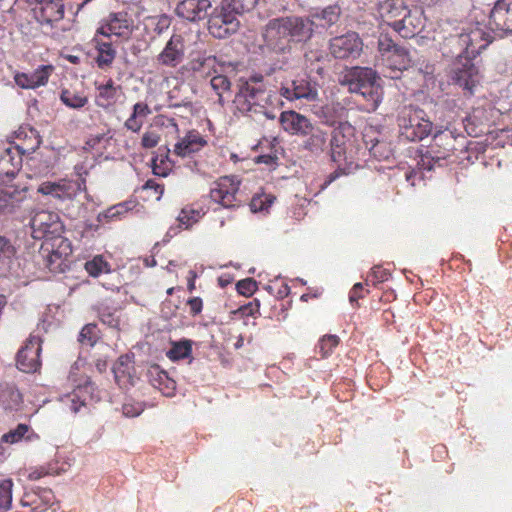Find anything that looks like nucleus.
I'll use <instances>...</instances> for the list:
<instances>
[{"instance_id": "1", "label": "nucleus", "mask_w": 512, "mask_h": 512, "mask_svg": "<svg viewBox=\"0 0 512 512\" xmlns=\"http://www.w3.org/2000/svg\"><path fill=\"white\" fill-rule=\"evenodd\" d=\"M311 24L299 15L269 19L261 29L262 48L277 55L290 53L293 45L311 40Z\"/></svg>"}, {"instance_id": "2", "label": "nucleus", "mask_w": 512, "mask_h": 512, "mask_svg": "<svg viewBox=\"0 0 512 512\" xmlns=\"http://www.w3.org/2000/svg\"><path fill=\"white\" fill-rule=\"evenodd\" d=\"M220 0H182L176 8L177 16L191 22L207 19L209 33L218 39L235 34L240 26L230 14L220 8Z\"/></svg>"}, {"instance_id": "3", "label": "nucleus", "mask_w": 512, "mask_h": 512, "mask_svg": "<svg viewBox=\"0 0 512 512\" xmlns=\"http://www.w3.org/2000/svg\"><path fill=\"white\" fill-rule=\"evenodd\" d=\"M485 34L479 30H473L470 33H460L452 35L449 38L450 43H457L461 47V53L465 52L466 56L458 55V59L454 64L453 68V81L468 91L470 94L473 93V89L479 83V70L474 64L470 55L478 54L482 49H485L490 41H486L484 44L476 45L478 40H483Z\"/></svg>"}, {"instance_id": "4", "label": "nucleus", "mask_w": 512, "mask_h": 512, "mask_svg": "<svg viewBox=\"0 0 512 512\" xmlns=\"http://www.w3.org/2000/svg\"><path fill=\"white\" fill-rule=\"evenodd\" d=\"M31 235L34 239H45V245L51 243L49 264L71 253L70 242L62 237L64 224L58 213L49 210H34L30 219Z\"/></svg>"}, {"instance_id": "5", "label": "nucleus", "mask_w": 512, "mask_h": 512, "mask_svg": "<svg viewBox=\"0 0 512 512\" xmlns=\"http://www.w3.org/2000/svg\"><path fill=\"white\" fill-rule=\"evenodd\" d=\"M378 51L386 77L400 78L401 74L414 65V59L405 46L396 43L389 34H380L378 38Z\"/></svg>"}, {"instance_id": "6", "label": "nucleus", "mask_w": 512, "mask_h": 512, "mask_svg": "<svg viewBox=\"0 0 512 512\" xmlns=\"http://www.w3.org/2000/svg\"><path fill=\"white\" fill-rule=\"evenodd\" d=\"M265 94L264 84L256 86L251 83H240L233 102L241 113L251 116L252 113L262 112L264 104L267 103Z\"/></svg>"}, {"instance_id": "7", "label": "nucleus", "mask_w": 512, "mask_h": 512, "mask_svg": "<svg viewBox=\"0 0 512 512\" xmlns=\"http://www.w3.org/2000/svg\"><path fill=\"white\" fill-rule=\"evenodd\" d=\"M329 50L336 59L354 60L361 55L363 42L356 32L351 31L330 39Z\"/></svg>"}, {"instance_id": "8", "label": "nucleus", "mask_w": 512, "mask_h": 512, "mask_svg": "<svg viewBox=\"0 0 512 512\" xmlns=\"http://www.w3.org/2000/svg\"><path fill=\"white\" fill-rule=\"evenodd\" d=\"M41 350V338L36 335H30L16 355L17 368L24 373L38 371L41 367Z\"/></svg>"}, {"instance_id": "9", "label": "nucleus", "mask_w": 512, "mask_h": 512, "mask_svg": "<svg viewBox=\"0 0 512 512\" xmlns=\"http://www.w3.org/2000/svg\"><path fill=\"white\" fill-rule=\"evenodd\" d=\"M355 136V128L349 122H338L333 128L329 142L330 158L333 162L346 159L348 145Z\"/></svg>"}, {"instance_id": "10", "label": "nucleus", "mask_w": 512, "mask_h": 512, "mask_svg": "<svg viewBox=\"0 0 512 512\" xmlns=\"http://www.w3.org/2000/svg\"><path fill=\"white\" fill-rule=\"evenodd\" d=\"M425 116L422 109L416 108L410 109L407 117L404 116L401 119V126L405 128L406 137L411 141H420L431 133L433 124Z\"/></svg>"}, {"instance_id": "11", "label": "nucleus", "mask_w": 512, "mask_h": 512, "mask_svg": "<svg viewBox=\"0 0 512 512\" xmlns=\"http://www.w3.org/2000/svg\"><path fill=\"white\" fill-rule=\"evenodd\" d=\"M389 26L402 38H413L425 26L424 12L420 7L414 6L406 12L401 20L389 22Z\"/></svg>"}, {"instance_id": "12", "label": "nucleus", "mask_w": 512, "mask_h": 512, "mask_svg": "<svg viewBox=\"0 0 512 512\" xmlns=\"http://www.w3.org/2000/svg\"><path fill=\"white\" fill-rule=\"evenodd\" d=\"M132 21L128 18L127 13L117 12L110 13L103 20L102 25L97 29V34L110 37L115 35L123 39H129L132 34Z\"/></svg>"}, {"instance_id": "13", "label": "nucleus", "mask_w": 512, "mask_h": 512, "mask_svg": "<svg viewBox=\"0 0 512 512\" xmlns=\"http://www.w3.org/2000/svg\"><path fill=\"white\" fill-rule=\"evenodd\" d=\"M55 502V495L49 488H30L27 489L20 499L23 508L30 512H45Z\"/></svg>"}, {"instance_id": "14", "label": "nucleus", "mask_w": 512, "mask_h": 512, "mask_svg": "<svg viewBox=\"0 0 512 512\" xmlns=\"http://www.w3.org/2000/svg\"><path fill=\"white\" fill-rule=\"evenodd\" d=\"M342 10L338 5H329L323 9L311 11L307 16H302L311 24V39L318 28L329 29L338 24Z\"/></svg>"}, {"instance_id": "15", "label": "nucleus", "mask_w": 512, "mask_h": 512, "mask_svg": "<svg viewBox=\"0 0 512 512\" xmlns=\"http://www.w3.org/2000/svg\"><path fill=\"white\" fill-rule=\"evenodd\" d=\"M492 30L512 34V0H498L489 14Z\"/></svg>"}, {"instance_id": "16", "label": "nucleus", "mask_w": 512, "mask_h": 512, "mask_svg": "<svg viewBox=\"0 0 512 512\" xmlns=\"http://www.w3.org/2000/svg\"><path fill=\"white\" fill-rule=\"evenodd\" d=\"M27 186L16 184L0 185V212L10 214L27 199Z\"/></svg>"}, {"instance_id": "17", "label": "nucleus", "mask_w": 512, "mask_h": 512, "mask_svg": "<svg viewBox=\"0 0 512 512\" xmlns=\"http://www.w3.org/2000/svg\"><path fill=\"white\" fill-rule=\"evenodd\" d=\"M184 37L181 34H173L166 43L163 51L158 55L157 61L168 67H176L185 56Z\"/></svg>"}, {"instance_id": "18", "label": "nucleus", "mask_w": 512, "mask_h": 512, "mask_svg": "<svg viewBox=\"0 0 512 512\" xmlns=\"http://www.w3.org/2000/svg\"><path fill=\"white\" fill-rule=\"evenodd\" d=\"M22 154L20 147H6L0 150V179L8 180L14 178L22 167Z\"/></svg>"}, {"instance_id": "19", "label": "nucleus", "mask_w": 512, "mask_h": 512, "mask_svg": "<svg viewBox=\"0 0 512 512\" xmlns=\"http://www.w3.org/2000/svg\"><path fill=\"white\" fill-rule=\"evenodd\" d=\"M377 72L370 67H352L349 69L341 83L347 85L350 90H361V87L375 83L379 80Z\"/></svg>"}, {"instance_id": "20", "label": "nucleus", "mask_w": 512, "mask_h": 512, "mask_svg": "<svg viewBox=\"0 0 512 512\" xmlns=\"http://www.w3.org/2000/svg\"><path fill=\"white\" fill-rule=\"evenodd\" d=\"M35 19L42 25H50L64 17V4L62 0H43L38 7H34Z\"/></svg>"}, {"instance_id": "21", "label": "nucleus", "mask_w": 512, "mask_h": 512, "mask_svg": "<svg viewBox=\"0 0 512 512\" xmlns=\"http://www.w3.org/2000/svg\"><path fill=\"white\" fill-rule=\"evenodd\" d=\"M279 120L286 132L302 136L308 135L313 125L307 117L293 110L282 112Z\"/></svg>"}, {"instance_id": "22", "label": "nucleus", "mask_w": 512, "mask_h": 512, "mask_svg": "<svg viewBox=\"0 0 512 512\" xmlns=\"http://www.w3.org/2000/svg\"><path fill=\"white\" fill-rule=\"evenodd\" d=\"M23 403V395L11 382L0 383V408L4 411H17Z\"/></svg>"}, {"instance_id": "23", "label": "nucleus", "mask_w": 512, "mask_h": 512, "mask_svg": "<svg viewBox=\"0 0 512 512\" xmlns=\"http://www.w3.org/2000/svg\"><path fill=\"white\" fill-rule=\"evenodd\" d=\"M93 384L87 381L85 385L76 387L71 393H68L60 398L64 407L69 409L72 413L80 411L81 407L86 406L87 394L92 391Z\"/></svg>"}, {"instance_id": "24", "label": "nucleus", "mask_w": 512, "mask_h": 512, "mask_svg": "<svg viewBox=\"0 0 512 512\" xmlns=\"http://www.w3.org/2000/svg\"><path fill=\"white\" fill-rule=\"evenodd\" d=\"M150 383L160 390L163 395L171 397L176 390V382L169 377L168 373L161 370L158 365L151 366L147 372Z\"/></svg>"}, {"instance_id": "25", "label": "nucleus", "mask_w": 512, "mask_h": 512, "mask_svg": "<svg viewBox=\"0 0 512 512\" xmlns=\"http://www.w3.org/2000/svg\"><path fill=\"white\" fill-rule=\"evenodd\" d=\"M409 9L404 0H384L378 4L380 16L388 23L401 20Z\"/></svg>"}, {"instance_id": "26", "label": "nucleus", "mask_w": 512, "mask_h": 512, "mask_svg": "<svg viewBox=\"0 0 512 512\" xmlns=\"http://www.w3.org/2000/svg\"><path fill=\"white\" fill-rule=\"evenodd\" d=\"M307 136L303 141V148L313 155H321L327 148V133L312 125Z\"/></svg>"}, {"instance_id": "27", "label": "nucleus", "mask_w": 512, "mask_h": 512, "mask_svg": "<svg viewBox=\"0 0 512 512\" xmlns=\"http://www.w3.org/2000/svg\"><path fill=\"white\" fill-rule=\"evenodd\" d=\"M206 143V140L198 133L190 132L175 145L174 153L178 156L185 157L199 151Z\"/></svg>"}, {"instance_id": "28", "label": "nucleus", "mask_w": 512, "mask_h": 512, "mask_svg": "<svg viewBox=\"0 0 512 512\" xmlns=\"http://www.w3.org/2000/svg\"><path fill=\"white\" fill-rule=\"evenodd\" d=\"M220 8H224L225 14H230L235 21L238 15L250 12L258 3V0H220Z\"/></svg>"}, {"instance_id": "29", "label": "nucleus", "mask_w": 512, "mask_h": 512, "mask_svg": "<svg viewBox=\"0 0 512 512\" xmlns=\"http://www.w3.org/2000/svg\"><path fill=\"white\" fill-rule=\"evenodd\" d=\"M15 248L8 239L0 236V276H6L14 262Z\"/></svg>"}, {"instance_id": "30", "label": "nucleus", "mask_w": 512, "mask_h": 512, "mask_svg": "<svg viewBox=\"0 0 512 512\" xmlns=\"http://www.w3.org/2000/svg\"><path fill=\"white\" fill-rule=\"evenodd\" d=\"M294 97L296 99H306L308 101H314L318 97V90L315 84H311L310 81L304 78L295 79L292 81Z\"/></svg>"}, {"instance_id": "31", "label": "nucleus", "mask_w": 512, "mask_h": 512, "mask_svg": "<svg viewBox=\"0 0 512 512\" xmlns=\"http://www.w3.org/2000/svg\"><path fill=\"white\" fill-rule=\"evenodd\" d=\"M350 92L362 96L368 102L369 108L373 110L378 107L382 100V89L378 81L361 87V90H350Z\"/></svg>"}, {"instance_id": "32", "label": "nucleus", "mask_w": 512, "mask_h": 512, "mask_svg": "<svg viewBox=\"0 0 512 512\" xmlns=\"http://www.w3.org/2000/svg\"><path fill=\"white\" fill-rule=\"evenodd\" d=\"M94 41L96 42V49L98 52V55L95 58L98 67L101 69L109 67L115 59V49L112 47L110 42L98 41L96 38Z\"/></svg>"}, {"instance_id": "33", "label": "nucleus", "mask_w": 512, "mask_h": 512, "mask_svg": "<svg viewBox=\"0 0 512 512\" xmlns=\"http://www.w3.org/2000/svg\"><path fill=\"white\" fill-rule=\"evenodd\" d=\"M129 362V356L122 355L119 357L116 365L113 368L115 380L120 386L131 382L132 376L130 373Z\"/></svg>"}, {"instance_id": "34", "label": "nucleus", "mask_w": 512, "mask_h": 512, "mask_svg": "<svg viewBox=\"0 0 512 512\" xmlns=\"http://www.w3.org/2000/svg\"><path fill=\"white\" fill-rule=\"evenodd\" d=\"M100 339L99 336V329L96 324L89 323L86 324L80 331L78 341L83 344L90 347H93L98 340Z\"/></svg>"}, {"instance_id": "35", "label": "nucleus", "mask_w": 512, "mask_h": 512, "mask_svg": "<svg viewBox=\"0 0 512 512\" xmlns=\"http://www.w3.org/2000/svg\"><path fill=\"white\" fill-rule=\"evenodd\" d=\"M60 99L66 106L74 109L82 108L88 102L86 96L68 89L62 90Z\"/></svg>"}, {"instance_id": "36", "label": "nucleus", "mask_w": 512, "mask_h": 512, "mask_svg": "<svg viewBox=\"0 0 512 512\" xmlns=\"http://www.w3.org/2000/svg\"><path fill=\"white\" fill-rule=\"evenodd\" d=\"M30 430L31 428L27 424H18L15 429L10 430L2 436V441L5 443L14 444L18 443L24 438L31 440V435H28Z\"/></svg>"}, {"instance_id": "37", "label": "nucleus", "mask_w": 512, "mask_h": 512, "mask_svg": "<svg viewBox=\"0 0 512 512\" xmlns=\"http://www.w3.org/2000/svg\"><path fill=\"white\" fill-rule=\"evenodd\" d=\"M99 94L97 97V104L100 107H107L115 101L116 88L113 85L112 80L107 84L101 85L98 88Z\"/></svg>"}, {"instance_id": "38", "label": "nucleus", "mask_w": 512, "mask_h": 512, "mask_svg": "<svg viewBox=\"0 0 512 512\" xmlns=\"http://www.w3.org/2000/svg\"><path fill=\"white\" fill-rule=\"evenodd\" d=\"M13 481L5 479L0 482V512H6L12 505Z\"/></svg>"}, {"instance_id": "39", "label": "nucleus", "mask_w": 512, "mask_h": 512, "mask_svg": "<svg viewBox=\"0 0 512 512\" xmlns=\"http://www.w3.org/2000/svg\"><path fill=\"white\" fill-rule=\"evenodd\" d=\"M85 270L90 276L97 277L103 272L108 273L110 267L101 255H97L85 263Z\"/></svg>"}, {"instance_id": "40", "label": "nucleus", "mask_w": 512, "mask_h": 512, "mask_svg": "<svg viewBox=\"0 0 512 512\" xmlns=\"http://www.w3.org/2000/svg\"><path fill=\"white\" fill-rule=\"evenodd\" d=\"M192 347L188 341L174 343L172 348L167 352V357L172 360H180L190 356Z\"/></svg>"}, {"instance_id": "41", "label": "nucleus", "mask_w": 512, "mask_h": 512, "mask_svg": "<svg viewBox=\"0 0 512 512\" xmlns=\"http://www.w3.org/2000/svg\"><path fill=\"white\" fill-rule=\"evenodd\" d=\"M52 69L53 68L50 65H43L31 74H29V78L32 83L33 89L43 86L48 82Z\"/></svg>"}, {"instance_id": "42", "label": "nucleus", "mask_w": 512, "mask_h": 512, "mask_svg": "<svg viewBox=\"0 0 512 512\" xmlns=\"http://www.w3.org/2000/svg\"><path fill=\"white\" fill-rule=\"evenodd\" d=\"M38 192L43 195H51L58 199H63L67 195L65 185L55 182H44L38 187Z\"/></svg>"}, {"instance_id": "43", "label": "nucleus", "mask_w": 512, "mask_h": 512, "mask_svg": "<svg viewBox=\"0 0 512 512\" xmlns=\"http://www.w3.org/2000/svg\"><path fill=\"white\" fill-rule=\"evenodd\" d=\"M339 337L337 335H325L323 336L318 343V351L323 358L331 355L333 350L339 344Z\"/></svg>"}, {"instance_id": "44", "label": "nucleus", "mask_w": 512, "mask_h": 512, "mask_svg": "<svg viewBox=\"0 0 512 512\" xmlns=\"http://www.w3.org/2000/svg\"><path fill=\"white\" fill-rule=\"evenodd\" d=\"M274 199L275 198L270 195H256L250 202V209L252 212H262L268 210V208L273 204Z\"/></svg>"}, {"instance_id": "45", "label": "nucleus", "mask_w": 512, "mask_h": 512, "mask_svg": "<svg viewBox=\"0 0 512 512\" xmlns=\"http://www.w3.org/2000/svg\"><path fill=\"white\" fill-rule=\"evenodd\" d=\"M224 182H229V186L226 184L225 188V200L228 202L227 205H223L224 207H232V202L235 199V194L239 189L240 181L236 179L235 176H226L223 178Z\"/></svg>"}, {"instance_id": "46", "label": "nucleus", "mask_w": 512, "mask_h": 512, "mask_svg": "<svg viewBox=\"0 0 512 512\" xmlns=\"http://www.w3.org/2000/svg\"><path fill=\"white\" fill-rule=\"evenodd\" d=\"M17 137L19 139L23 138L26 140L33 139V145L31 147H27V150L31 151H35V149H37L42 142L39 132L31 127L20 129V131L17 134Z\"/></svg>"}, {"instance_id": "47", "label": "nucleus", "mask_w": 512, "mask_h": 512, "mask_svg": "<svg viewBox=\"0 0 512 512\" xmlns=\"http://www.w3.org/2000/svg\"><path fill=\"white\" fill-rule=\"evenodd\" d=\"M371 154L379 160L388 159L390 156V149L387 143L376 140L370 148Z\"/></svg>"}, {"instance_id": "48", "label": "nucleus", "mask_w": 512, "mask_h": 512, "mask_svg": "<svg viewBox=\"0 0 512 512\" xmlns=\"http://www.w3.org/2000/svg\"><path fill=\"white\" fill-rule=\"evenodd\" d=\"M211 87L217 93L228 91L231 87V82L225 75H216L210 81Z\"/></svg>"}, {"instance_id": "49", "label": "nucleus", "mask_w": 512, "mask_h": 512, "mask_svg": "<svg viewBox=\"0 0 512 512\" xmlns=\"http://www.w3.org/2000/svg\"><path fill=\"white\" fill-rule=\"evenodd\" d=\"M225 188H226V182L221 180V182L218 184L217 188H213L210 190V197L213 201L220 203L221 205H227L228 202L225 200Z\"/></svg>"}, {"instance_id": "50", "label": "nucleus", "mask_w": 512, "mask_h": 512, "mask_svg": "<svg viewBox=\"0 0 512 512\" xmlns=\"http://www.w3.org/2000/svg\"><path fill=\"white\" fill-rule=\"evenodd\" d=\"M388 277V274L381 268L373 270L367 277V285H377L380 282H384Z\"/></svg>"}, {"instance_id": "51", "label": "nucleus", "mask_w": 512, "mask_h": 512, "mask_svg": "<svg viewBox=\"0 0 512 512\" xmlns=\"http://www.w3.org/2000/svg\"><path fill=\"white\" fill-rule=\"evenodd\" d=\"M98 314H99L100 320L104 324H107V325H109L111 327L117 325V319L114 317V314L109 312V311H107L106 308L99 307L98 308Z\"/></svg>"}, {"instance_id": "52", "label": "nucleus", "mask_w": 512, "mask_h": 512, "mask_svg": "<svg viewBox=\"0 0 512 512\" xmlns=\"http://www.w3.org/2000/svg\"><path fill=\"white\" fill-rule=\"evenodd\" d=\"M159 136L154 132H147L142 137V146L145 148H153L157 146Z\"/></svg>"}, {"instance_id": "53", "label": "nucleus", "mask_w": 512, "mask_h": 512, "mask_svg": "<svg viewBox=\"0 0 512 512\" xmlns=\"http://www.w3.org/2000/svg\"><path fill=\"white\" fill-rule=\"evenodd\" d=\"M187 305L192 315H198L202 311L203 301L200 297H192L188 299Z\"/></svg>"}, {"instance_id": "54", "label": "nucleus", "mask_w": 512, "mask_h": 512, "mask_svg": "<svg viewBox=\"0 0 512 512\" xmlns=\"http://www.w3.org/2000/svg\"><path fill=\"white\" fill-rule=\"evenodd\" d=\"M16 84L23 89H33L29 74L18 73L15 75Z\"/></svg>"}, {"instance_id": "55", "label": "nucleus", "mask_w": 512, "mask_h": 512, "mask_svg": "<svg viewBox=\"0 0 512 512\" xmlns=\"http://www.w3.org/2000/svg\"><path fill=\"white\" fill-rule=\"evenodd\" d=\"M125 127L128 129V130H131L133 132H138L142 125H143V122L141 120H138V117L135 116V115H131L125 122Z\"/></svg>"}, {"instance_id": "56", "label": "nucleus", "mask_w": 512, "mask_h": 512, "mask_svg": "<svg viewBox=\"0 0 512 512\" xmlns=\"http://www.w3.org/2000/svg\"><path fill=\"white\" fill-rule=\"evenodd\" d=\"M133 115L137 117L145 118L148 114H150V109L145 103H136L133 107Z\"/></svg>"}, {"instance_id": "57", "label": "nucleus", "mask_w": 512, "mask_h": 512, "mask_svg": "<svg viewBox=\"0 0 512 512\" xmlns=\"http://www.w3.org/2000/svg\"><path fill=\"white\" fill-rule=\"evenodd\" d=\"M344 174V170L341 169V168H338L336 169L335 171L331 172L326 180L324 181V183L322 184L321 188L324 189L325 187H327L329 184H331L332 182H334L338 177H340L341 175Z\"/></svg>"}, {"instance_id": "58", "label": "nucleus", "mask_w": 512, "mask_h": 512, "mask_svg": "<svg viewBox=\"0 0 512 512\" xmlns=\"http://www.w3.org/2000/svg\"><path fill=\"white\" fill-rule=\"evenodd\" d=\"M276 161H277V157L274 155H270V154L259 155L256 158L257 163H262V164H266V165H274V164H276Z\"/></svg>"}, {"instance_id": "59", "label": "nucleus", "mask_w": 512, "mask_h": 512, "mask_svg": "<svg viewBox=\"0 0 512 512\" xmlns=\"http://www.w3.org/2000/svg\"><path fill=\"white\" fill-rule=\"evenodd\" d=\"M293 89L294 88H293V85H292V82H291L289 85L281 87L280 95L285 97L288 100H294L296 98L294 97Z\"/></svg>"}, {"instance_id": "60", "label": "nucleus", "mask_w": 512, "mask_h": 512, "mask_svg": "<svg viewBox=\"0 0 512 512\" xmlns=\"http://www.w3.org/2000/svg\"><path fill=\"white\" fill-rule=\"evenodd\" d=\"M255 304L253 303H249L248 305L246 306H243L241 308L243 314H247V315H254L256 312H258V309H259V302L258 300L256 299L255 300Z\"/></svg>"}, {"instance_id": "61", "label": "nucleus", "mask_w": 512, "mask_h": 512, "mask_svg": "<svg viewBox=\"0 0 512 512\" xmlns=\"http://www.w3.org/2000/svg\"><path fill=\"white\" fill-rule=\"evenodd\" d=\"M47 474L48 472L44 468L35 469L28 474V479L32 481L39 480Z\"/></svg>"}, {"instance_id": "62", "label": "nucleus", "mask_w": 512, "mask_h": 512, "mask_svg": "<svg viewBox=\"0 0 512 512\" xmlns=\"http://www.w3.org/2000/svg\"><path fill=\"white\" fill-rule=\"evenodd\" d=\"M194 211L191 212V215H189L185 209L181 211V214L178 217V220L180 224L185 225L186 228L190 225V220L193 218Z\"/></svg>"}, {"instance_id": "63", "label": "nucleus", "mask_w": 512, "mask_h": 512, "mask_svg": "<svg viewBox=\"0 0 512 512\" xmlns=\"http://www.w3.org/2000/svg\"><path fill=\"white\" fill-rule=\"evenodd\" d=\"M253 285L255 288L257 287V282L253 279V278H246V279H242V280H239L236 285H235V288L237 289H240V288H247L248 286L250 285Z\"/></svg>"}, {"instance_id": "64", "label": "nucleus", "mask_w": 512, "mask_h": 512, "mask_svg": "<svg viewBox=\"0 0 512 512\" xmlns=\"http://www.w3.org/2000/svg\"><path fill=\"white\" fill-rule=\"evenodd\" d=\"M144 189H154L156 193L160 195L163 193V186L159 185L153 180H148L143 186Z\"/></svg>"}]
</instances>
